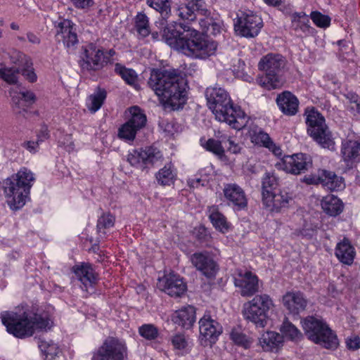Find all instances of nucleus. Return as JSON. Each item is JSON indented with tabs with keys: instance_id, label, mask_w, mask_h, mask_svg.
Returning <instances> with one entry per match:
<instances>
[{
	"instance_id": "45",
	"label": "nucleus",
	"mask_w": 360,
	"mask_h": 360,
	"mask_svg": "<svg viewBox=\"0 0 360 360\" xmlns=\"http://www.w3.org/2000/svg\"><path fill=\"white\" fill-rule=\"evenodd\" d=\"M176 15L183 20L193 21L196 18V13L189 4H180L176 9Z\"/></svg>"
},
{
	"instance_id": "13",
	"label": "nucleus",
	"mask_w": 360,
	"mask_h": 360,
	"mask_svg": "<svg viewBox=\"0 0 360 360\" xmlns=\"http://www.w3.org/2000/svg\"><path fill=\"white\" fill-rule=\"evenodd\" d=\"M311 158L304 153L285 155L275 164L277 169L295 175L305 172L311 167Z\"/></svg>"
},
{
	"instance_id": "14",
	"label": "nucleus",
	"mask_w": 360,
	"mask_h": 360,
	"mask_svg": "<svg viewBox=\"0 0 360 360\" xmlns=\"http://www.w3.org/2000/svg\"><path fill=\"white\" fill-rule=\"evenodd\" d=\"M94 360H124L127 355L124 342L115 338H108L97 350Z\"/></svg>"
},
{
	"instance_id": "41",
	"label": "nucleus",
	"mask_w": 360,
	"mask_h": 360,
	"mask_svg": "<svg viewBox=\"0 0 360 360\" xmlns=\"http://www.w3.org/2000/svg\"><path fill=\"white\" fill-rule=\"evenodd\" d=\"M39 347L46 360H55L61 353L58 346L52 341H41Z\"/></svg>"
},
{
	"instance_id": "4",
	"label": "nucleus",
	"mask_w": 360,
	"mask_h": 360,
	"mask_svg": "<svg viewBox=\"0 0 360 360\" xmlns=\"http://www.w3.org/2000/svg\"><path fill=\"white\" fill-rule=\"evenodd\" d=\"M34 181V174L26 167L4 180V193L11 210H18L26 204Z\"/></svg>"
},
{
	"instance_id": "50",
	"label": "nucleus",
	"mask_w": 360,
	"mask_h": 360,
	"mask_svg": "<svg viewBox=\"0 0 360 360\" xmlns=\"http://www.w3.org/2000/svg\"><path fill=\"white\" fill-rule=\"evenodd\" d=\"M231 340L236 345L248 348L251 345V341L242 332L238 330H233L230 333Z\"/></svg>"
},
{
	"instance_id": "3",
	"label": "nucleus",
	"mask_w": 360,
	"mask_h": 360,
	"mask_svg": "<svg viewBox=\"0 0 360 360\" xmlns=\"http://www.w3.org/2000/svg\"><path fill=\"white\" fill-rule=\"evenodd\" d=\"M1 318L8 333L18 338L32 336L36 329L49 328L52 323L47 315L34 314L32 316L22 309L2 312Z\"/></svg>"
},
{
	"instance_id": "46",
	"label": "nucleus",
	"mask_w": 360,
	"mask_h": 360,
	"mask_svg": "<svg viewBox=\"0 0 360 360\" xmlns=\"http://www.w3.org/2000/svg\"><path fill=\"white\" fill-rule=\"evenodd\" d=\"M8 55L11 61L16 64L19 69L23 65H29L30 64V58L16 49L10 50L8 52Z\"/></svg>"
},
{
	"instance_id": "32",
	"label": "nucleus",
	"mask_w": 360,
	"mask_h": 360,
	"mask_svg": "<svg viewBox=\"0 0 360 360\" xmlns=\"http://www.w3.org/2000/svg\"><path fill=\"white\" fill-rule=\"evenodd\" d=\"M207 216L213 226L219 231L226 233L229 230L231 224L227 221L226 217L219 212L217 206L209 207Z\"/></svg>"
},
{
	"instance_id": "10",
	"label": "nucleus",
	"mask_w": 360,
	"mask_h": 360,
	"mask_svg": "<svg viewBox=\"0 0 360 360\" xmlns=\"http://www.w3.org/2000/svg\"><path fill=\"white\" fill-rule=\"evenodd\" d=\"M80 58L82 69L88 71L100 70L109 63V58L105 55L103 49L92 43L82 46Z\"/></svg>"
},
{
	"instance_id": "6",
	"label": "nucleus",
	"mask_w": 360,
	"mask_h": 360,
	"mask_svg": "<svg viewBox=\"0 0 360 360\" xmlns=\"http://www.w3.org/2000/svg\"><path fill=\"white\" fill-rule=\"evenodd\" d=\"M285 65V59L280 54L269 53L263 56L258 63V68L265 75L257 77V84L267 90L281 86L283 79L280 72Z\"/></svg>"
},
{
	"instance_id": "37",
	"label": "nucleus",
	"mask_w": 360,
	"mask_h": 360,
	"mask_svg": "<svg viewBox=\"0 0 360 360\" xmlns=\"http://www.w3.org/2000/svg\"><path fill=\"white\" fill-rule=\"evenodd\" d=\"M115 72L120 75L122 79L127 84L133 86L136 89H138V75L134 70L127 68L120 63H117L115 67Z\"/></svg>"
},
{
	"instance_id": "63",
	"label": "nucleus",
	"mask_w": 360,
	"mask_h": 360,
	"mask_svg": "<svg viewBox=\"0 0 360 360\" xmlns=\"http://www.w3.org/2000/svg\"><path fill=\"white\" fill-rule=\"evenodd\" d=\"M39 143L37 141H26L23 143V147H25L27 150H28L31 153H36L37 151V148Z\"/></svg>"
},
{
	"instance_id": "12",
	"label": "nucleus",
	"mask_w": 360,
	"mask_h": 360,
	"mask_svg": "<svg viewBox=\"0 0 360 360\" xmlns=\"http://www.w3.org/2000/svg\"><path fill=\"white\" fill-rule=\"evenodd\" d=\"M131 118L118 129V137L127 142L133 141L139 130L146 123V116L138 106L130 108Z\"/></svg>"
},
{
	"instance_id": "55",
	"label": "nucleus",
	"mask_w": 360,
	"mask_h": 360,
	"mask_svg": "<svg viewBox=\"0 0 360 360\" xmlns=\"http://www.w3.org/2000/svg\"><path fill=\"white\" fill-rule=\"evenodd\" d=\"M171 341L174 347L177 349H184L188 345V341L183 334H176Z\"/></svg>"
},
{
	"instance_id": "52",
	"label": "nucleus",
	"mask_w": 360,
	"mask_h": 360,
	"mask_svg": "<svg viewBox=\"0 0 360 360\" xmlns=\"http://www.w3.org/2000/svg\"><path fill=\"white\" fill-rule=\"evenodd\" d=\"M311 19L319 27L326 28L330 24V18L328 15H323L319 11H313L311 13Z\"/></svg>"
},
{
	"instance_id": "25",
	"label": "nucleus",
	"mask_w": 360,
	"mask_h": 360,
	"mask_svg": "<svg viewBox=\"0 0 360 360\" xmlns=\"http://www.w3.org/2000/svg\"><path fill=\"white\" fill-rule=\"evenodd\" d=\"M291 29L300 36L313 34L314 29L310 26L309 16L304 12H295L290 15Z\"/></svg>"
},
{
	"instance_id": "33",
	"label": "nucleus",
	"mask_w": 360,
	"mask_h": 360,
	"mask_svg": "<svg viewBox=\"0 0 360 360\" xmlns=\"http://www.w3.org/2000/svg\"><path fill=\"white\" fill-rule=\"evenodd\" d=\"M73 271L77 278L86 287L92 285L96 281V275L91 266L88 264L76 265L73 267Z\"/></svg>"
},
{
	"instance_id": "44",
	"label": "nucleus",
	"mask_w": 360,
	"mask_h": 360,
	"mask_svg": "<svg viewBox=\"0 0 360 360\" xmlns=\"http://www.w3.org/2000/svg\"><path fill=\"white\" fill-rule=\"evenodd\" d=\"M200 145L207 150L210 151L219 157L224 155V149L221 146L222 140L217 141L213 139L206 140L205 139H200Z\"/></svg>"
},
{
	"instance_id": "5",
	"label": "nucleus",
	"mask_w": 360,
	"mask_h": 360,
	"mask_svg": "<svg viewBox=\"0 0 360 360\" xmlns=\"http://www.w3.org/2000/svg\"><path fill=\"white\" fill-rule=\"evenodd\" d=\"M186 31L179 51L195 58H206L213 55L217 49L214 41L203 37L198 31L190 27H183Z\"/></svg>"
},
{
	"instance_id": "40",
	"label": "nucleus",
	"mask_w": 360,
	"mask_h": 360,
	"mask_svg": "<svg viewBox=\"0 0 360 360\" xmlns=\"http://www.w3.org/2000/svg\"><path fill=\"white\" fill-rule=\"evenodd\" d=\"M135 28L141 37H146L150 33L148 18L143 13H139L134 19Z\"/></svg>"
},
{
	"instance_id": "24",
	"label": "nucleus",
	"mask_w": 360,
	"mask_h": 360,
	"mask_svg": "<svg viewBox=\"0 0 360 360\" xmlns=\"http://www.w3.org/2000/svg\"><path fill=\"white\" fill-rule=\"evenodd\" d=\"M282 303L290 314L297 315L305 310L307 300L302 292L292 290L283 295Z\"/></svg>"
},
{
	"instance_id": "54",
	"label": "nucleus",
	"mask_w": 360,
	"mask_h": 360,
	"mask_svg": "<svg viewBox=\"0 0 360 360\" xmlns=\"http://www.w3.org/2000/svg\"><path fill=\"white\" fill-rule=\"evenodd\" d=\"M22 75L30 82H34L37 80V75L34 72L32 68V63L30 61L29 65H23L20 68Z\"/></svg>"
},
{
	"instance_id": "2",
	"label": "nucleus",
	"mask_w": 360,
	"mask_h": 360,
	"mask_svg": "<svg viewBox=\"0 0 360 360\" xmlns=\"http://www.w3.org/2000/svg\"><path fill=\"white\" fill-rule=\"evenodd\" d=\"M209 108L216 119L228 124L233 129L240 130L246 126L248 117L242 109L235 105L229 95L224 89L210 86L205 91Z\"/></svg>"
},
{
	"instance_id": "28",
	"label": "nucleus",
	"mask_w": 360,
	"mask_h": 360,
	"mask_svg": "<svg viewBox=\"0 0 360 360\" xmlns=\"http://www.w3.org/2000/svg\"><path fill=\"white\" fill-rule=\"evenodd\" d=\"M172 321L184 328H190L195 321V310L192 306H186L176 311L172 316Z\"/></svg>"
},
{
	"instance_id": "64",
	"label": "nucleus",
	"mask_w": 360,
	"mask_h": 360,
	"mask_svg": "<svg viewBox=\"0 0 360 360\" xmlns=\"http://www.w3.org/2000/svg\"><path fill=\"white\" fill-rule=\"evenodd\" d=\"M348 108L354 115L357 114L360 115V99L358 101L351 102V103H349Z\"/></svg>"
},
{
	"instance_id": "19",
	"label": "nucleus",
	"mask_w": 360,
	"mask_h": 360,
	"mask_svg": "<svg viewBox=\"0 0 360 360\" xmlns=\"http://www.w3.org/2000/svg\"><path fill=\"white\" fill-rule=\"evenodd\" d=\"M56 37L58 41H62L68 49H73L78 43L75 25L68 19L60 20L55 23Z\"/></svg>"
},
{
	"instance_id": "56",
	"label": "nucleus",
	"mask_w": 360,
	"mask_h": 360,
	"mask_svg": "<svg viewBox=\"0 0 360 360\" xmlns=\"http://www.w3.org/2000/svg\"><path fill=\"white\" fill-rule=\"evenodd\" d=\"M206 30L205 31L207 34L217 35L220 33L221 25L219 22H213L211 19L205 22Z\"/></svg>"
},
{
	"instance_id": "34",
	"label": "nucleus",
	"mask_w": 360,
	"mask_h": 360,
	"mask_svg": "<svg viewBox=\"0 0 360 360\" xmlns=\"http://www.w3.org/2000/svg\"><path fill=\"white\" fill-rule=\"evenodd\" d=\"M158 184L165 186L172 185L176 178V172L174 165L169 162L161 168L155 174Z\"/></svg>"
},
{
	"instance_id": "27",
	"label": "nucleus",
	"mask_w": 360,
	"mask_h": 360,
	"mask_svg": "<svg viewBox=\"0 0 360 360\" xmlns=\"http://www.w3.org/2000/svg\"><path fill=\"white\" fill-rule=\"evenodd\" d=\"M341 153L347 165L360 160V140H345L342 143Z\"/></svg>"
},
{
	"instance_id": "7",
	"label": "nucleus",
	"mask_w": 360,
	"mask_h": 360,
	"mask_svg": "<svg viewBox=\"0 0 360 360\" xmlns=\"http://www.w3.org/2000/svg\"><path fill=\"white\" fill-rule=\"evenodd\" d=\"M272 299L266 294L257 295L243 305L245 319L254 323L257 328H264L274 310Z\"/></svg>"
},
{
	"instance_id": "8",
	"label": "nucleus",
	"mask_w": 360,
	"mask_h": 360,
	"mask_svg": "<svg viewBox=\"0 0 360 360\" xmlns=\"http://www.w3.org/2000/svg\"><path fill=\"white\" fill-rule=\"evenodd\" d=\"M306 124L310 136L322 148L330 150L335 149V143L324 117L314 108L307 110Z\"/></svg>"
},
{
	"instance_id": "21",
	"label": "nucleus",
	"mask_w": 360,
	"mask_h": 360,
	"mask_svg": "<svg viewBox=\"0 0 360 360\" xmlns=\"http://www.w3.org/2000/svg\"><path fill=\"white\" fill-rule=\"evenodd\" d=\"M158 288L171 297H181L186 290V284L178 275L169 274L159 279Z\"/></svg>"
},
{
	"instance_id": "20",
	"label": "nucleus",
	"mask_w": 360,
	"mask_h": 360,
	"mask_svg": "<svg viewBox=\"0 0 360 360\" xmlns=\"http://www.w3.org/2000/svg\"><path fill=\"white\" fill-rule=\"evenodd\" d=\"M234 284L243 297H250L259 290L258 278L250 271L237 270Z\"/></svg>"
},
{
	"instance_id": "43",
	"label": "nucleus",
	"mask_w": 360,
	"mask_h": 360,
	"mask_svg": "<svg viewBox=\"0 0 360 360\" xmlns=\"http://www.w3.org/2000/svg\"><path fill=\"white\" fill-rule=\"evenodd\" d=\"M147 4L158 11L162 18H167L171 12L170 0H146Z\"/></svg>"
},
{
	"instance_id": "17",
	"label": "nucleus",
	"mask_w": 360,
	"mask_h": 360,
	"mask_svg": "<svg viewBox=\"0 0 360 360\" xmlns=\"http://www.w3.org/2000/svg\"><path fill=\"white\" fill-rule=\"evenodd\" d=\"M160 152L155 148L136 149L129 152L127 157L129 163L136 168L143 169L148 165H153L161 158Z\"/></svg>"
},
{
	"instance_id": "57",
	"label": "nucleus",
	"mask_w": 360,
	"mask_h": 360,
	"mask_svg": "<svg viewBox=\"0 0 360 360\" xmlns=\"http://www.w3.org/2000/svg\"><path fill=\"white\" fill-rule=\"evenodd\" d=\"M220 134V132H219ZM217 137L222 139V141H224L225 139H227V141L229 143V147L228 150L233 154H237L240 153V147L238 144L236 143L232 139H231L229 137L225 136V135H217Z\"/></svg>"
},
{
	"instance_id": "51",
	"label": "nucleus",
	"mask_w": 360,
	"mask_h": 360,
	"mask_svg": "<svg viewBox=\"0 0 360 360\" xmlns=\"http://www.w3.org/2000/svg\"><path fill=\"white\" fill-rule=\"evenodd\" d=\"M252 141L256 144L261 145L265 148H268L273 141L269 134L262 130L255 131L252 136Z\"/></svg>"
},
{
	"instance_id": "29",
	"label": "nucleus",
	"mask_w": 360,
	"mask_h": 360,
	"mask_svg": "<svg viewBox=\"0 0 360 360\" xmlns=\"http://www.w3.org/2000/svg\"><path fill=\"white\" fill-rule=\"evenodd\" d=\"M335 255L340 262L351 265L354 262L356 252L349 240L344 238L337 244Z\"/></svg>"
},
{
	"instance_id": "35",
	"label": "nucleus",
	"mask_w": 360,
	"mask_h": 360,
	"mask_svg": "<svg viewBox=\"0 0 360 360\" xmlns=\"http://www.w3.org/2000/svg\"><path fill=\"white\" fill-rule=\"evenodd\" d=\"M259 342L264 351H271L282 344L283 336L274 331H267L262 335Z\"/></svg>"
},
{
	"instance_id": "42",
	"label": "nucleus",
	"mask_w": 360,
	"mask_h": 360,
	"mask_svg": "<svg viewBox=\"0 0 360 360\" xmlns=\"http://www.w3.org/2000/svg\"><path fill=\"white\" fill-rule=\"evenodd\" d=\"M283 335L291 340L297 341L302 338V333L288 320L285 319L281 327Z\"/></svg>"
},
{
	"instance_id": "61",
	"label": "nucleus",
	"mask_w": 360,
	"mask_h": 360,
	"mask_svg": "<svg viewBox=\"0 0 360 360\" xmlns=\"http://www.w3.org/2000/svg\"><path fill=\"white\" fill-rule=\"evenodd\" d=\"M72 4L77 8H86L93 4V0H70Z\"/></svg>"
},
{
	"instance_id": "9",
	"label": "nucleus",
	"mask_w": 360,
	"mask_h": 360,
	"mask_svg": "<svg viewBox=\"0 0 360 360\" xmlns=\"http://www.w3.org/2000/svg\"><path fill=\"white\" fill-rule=\"evenodd\" d=\"M303 329L309 339L327 349H335L338 345L336 335L323 322L314 317H308L303 321Z\"/></svg>"
},
{
	"instance_id": "62",
	"label": "nucleus",
	"mask_w": 360,
	"mask_h": 360,
	"mask_svg": "<svg viewBox=\"0 0 360 360\" xmlns=\"http://www.w3.org/2000/svg\"><path fill=\"white\" fill-rule=\"evenodd\" d=\"M302 181L306 183L307 184H319L320 181L319 179V171L317 174H310L308 176H304Z\"/></svg>"
},
{
	"instance_id": "15",
	"label": "nucleus",
	"mask_w": 360,
	"mask_h": 360,
	"mask_svg": "<svg viewBox=\"0 0 360 360\" xmlns=\"http://www.w3.org/2000/svg\"><path fill=\"white\" fill-rule=\"evenodd\" d=\"M166 19L162 18L158 22L162 39L169 46L178 50L186 32L183 27L188 26L174 21L167 23Z\"/></svg>"
},
{
	"instance_id": "18",
	"label": "nucleus",
	"mask_w": 360,
	"mask_h": 360,
	"mask_svg": "<svg viewBox=\"0 0 360 360\" xmlns=\"http://www.w3.org/2000/svg\"><path fill=\"white\" fill-rule=\"evenodd\" d=\"M191 264L209 278L215 277L219 271V266L212 255L207 251L197 252L190 257Z\"/></svg>"
},
{
	"instance_id": "47",
	"label": "nucleus",
	"mask_w": 360,
	"mask_h": 360,
	"mask_svg": "<svg viewBox=\"0 0 360 360\" xmlns=\"http://www.w3.org/2000/svg\"><path fill=\"white\" fill-rule=\"evenodd\" d=\"M278 184L276 177L270 173H266L262 178V197L264 193H273Z\"/></svg>"
},
{
	"instance_id": "11",
	"label": "nucleus",
	"mask_w": 360,
	"mask_h": 360,
	"mask_svg": "<svg viewBox=\"0 0 360 360\" xmlns=\"http://www.w3.org/2000/svg\"><path fill=\"white\" fill-rule=\"evenodd\" d=\"M262 27V18L251 11L241 12L234 22V29L237 34L246 38L257 36Z\"/></svg>"
},
{
	"instance_id": "31",
	"label": "nucleus",
	"mask_w": 360,
	"mask_h": 360,
	"mask_svg": "<svg viewBox=\"0 0 360 360\" xmlns=\"http://www.w3.org/2000/svg\"><path fill=\"white\" fill-rule=\"evenodd\" d=\"M319 184L328 190L338 191L345 186L342 178L337 176L333 172L319 170Z\"/></svg>"
},
{
	"instance_id": "39",
	"label": "nucleus",
	"mask_w": 360,
	"mask_h": 360,
	"mask_svg": "<svg viewBox=\"0 0 360 360\" xmlns=\"http://www.w3.org/2000/svg\"><path fill=\"white\" fill-rule=\"evenodd\" d=\"M115 217L110 213L103 214L97 221V231L100 238L105 236L108 229L112 227L115 224Z\"/></svg>"
},
{
	"instance_id": "58",
	"label": "nucleus",
	"mask_w": 360,
	"mask_h": 360,
	"mask_svg": "<svg viewBox=\"0 0 360 360\" xmlns=\"http://www.w3.org/2000/svg\"><path fill=\"white\" fill-rule=\"evenodd\" d=\"M347 347L349 349L356 350L360 348V338L357 335H352L346 340Z\"/></svg>"
},
{
	"instance_id": "26",
	"label": "nucleus",
	"mask_w": 360,
	"mask_h": 360,
	"mask_svg": "<svg viewBox=\"0 0 360 360\" xmlns=\"http://www.w3.org/2000/svg\"><path fill=\"white\" fill-rule=\"evenodd\" d=\"M276 103L279 109L285 115H294L298 110L299 101L290 91H284L279 94Z\"/></svg>"
},
{
	"instance_id": "53",
	"label": "nucleus",
	"mask_w": 360,
	"mask_h": 360,
	"mask_svg": "<svg viewBox=\"0 0 360 360\" xmlns=\"http://www.w3.org/2000/svg\"><path fill=\"white\" fill-rule=\"evenodd\" d=\"M188 4L191 8H193L195 13L197 12L203 15H207L208 11L204 0H190Z\"/></svg>"
},
{
	"instance_id": "49",
	"label": "nucleus",
	"mask_w": 360,
	"mask_h": 360,
	"mask_svg": "<svg viewBox=\"0 0 360 360\" xmlns=\"http://www.w3.org/2000/svg\"><path fill=\"white\" fill-rule=\"evenodd\" d=\"M19 72V68H3L0 70V76L6 82L9 84H15L17 82Z\"/></svg>"
},
{
	"instance_id": "36",
	"label": "nucleus",
	"mask_w": 360,
	"mask_h": 360,
	"mask_svg": "<svg viewBox=\"0 0 360 360\" xmlns=\"http://www.w3.org/2000/svg\"><path fill=\"white\" fill-rule=\"evenodd\" d=\"M321 207L324 212L330 216H337L343 209L342 201L334 195L325 196L321 200Z\"/></svg>"
},
{
	"instance_id": "16",
	"label": "nucleus",
	"mask_w": 360,
	"mask_h": 360,
	"mask_svg": "<svg viewBox=\"0 0 360 360\" xmlns=\"http://www.w3.org/2000/svg\"><path fill=\"white\" fill-rule=\"evenodd\" d=\"M199 330L201 345L211 346L222 333V327L210 314H205L199 321Z\"/></svg>"
},
{
	"instance_id": "38",
	"label": "nucleus",
	"mask_w": 360,
	"mask_h": 360,
	"mask_svg": "<svg viewBox=\"0 0 360 360\" xmlns=\"http://www.w3.org/2000/svg\"><path fill=\"white\" fill-rule=\"evenodd\" d=\"M106 98V91L104 89H98L94 94H91L86 99V107L91 112L98 110Z\"/></svg>"
},
{
	"instance_id": "60",
	"label": "nucleus",
	"mask_w": 360,
	"mask_h": 360,
	"mask_svg": "<svg viewBox=\"0 0 360 360\" xmlns=\"http://www.w3.org/2000/svg\"><path fill=\"white\" fill-rule=\"evenodd\" d=\"M21 99L26 102L27 105H32L35 102L36 96L34 94L30 91H25L20 93Z\"/></svg>"
},
{
	"instance_id": "30",
	"label": "nucleus",
	"mask_w": 360,
	"mask_h": 360,
	"mask_svg": "<svg viewBox=\"0 0 360 360\" xmlns=\"http://www.w3.org/2000/svg\"><path fill=\"white\" fill-rule=\"evenodd\" d=\"M319 184L328 190L338 191L345 186L342 178L337 176L333 172L319 170Z\"/></svg>"
},
{
	"instance_id": "22",
	"label": "nucleus",
	"mask_w": 360,
	"mask_h": 360,
	"mask_svg": "<svg viewBox=\"0 0 360 360\" xmlns=\"http://www.w3.org/2000/svg\"><path fill=\"white\" fill-rule=\"evenodd\" d=\"M291 197L286 192L264 193L263 205L271 212L278 213L288 207Z\"/></svg>"
},
{
	"instance_id": "1",
	"label": "nucleus",
	"mask_w": 360,
	"mask_h": 360,
	"mask_svg": "<svg viewBox=\"0 0 360 360\" xmlns=\"http://www.w3.org/2000/svg\"><path fill=\"white\" fill-rule=\"evenodd\" d=\"M148 85L161 103L173 110L181 108L186 103V84L175 70H152Z\"/></svg>"
},
{
	"instance_id": "59",
	"label": "nucleus",
	"mask_w": 360,
	"mask_h": 360,
	"mask_svg": "<svg viewBox=\"0 0 360 360\" xmlns=\"http://www.w3.org/2000/svg\"><path fill=\"white\" fill-rule=\"evenodd\" d=\"M316 233V229L312 227H307L305 226L301 230L296 231L294 233L296 236H302L303 237L311 238H312Z\"/></svg>"
},
{
	"instance_id": "48",
	"label": "nucleus",
	"mask_w": 360,
	"mask_h": 360,
	"mask_svg": "<svg viewBox=\"0 0 360 360\" xmlns=\"http://www.w3.org/2000/svg\"><path fill=\"white\" fill-rule=\"evenodd\" d=\"M139 333L141 337L148 340H155L159 335L158 329L153 324L142 325Z\"/></svg>"
},
{
	"instance_id": "23",
	"label": "nucleus",
	"mask_w": 360,
	"mask_h": 360,
	"mask_svg": "<svg viewBox=\"0 0 360 360\" xmlns=\"http://www.w3.org/2000/svg\"><path fill=\"white\" fill-rule=\"evenodd\" d=\"M224 198L229 205H232L235 210H241L248 205V200L243 189L236 184H228L224 186Z\"/></svg>"
}]
</instances>
